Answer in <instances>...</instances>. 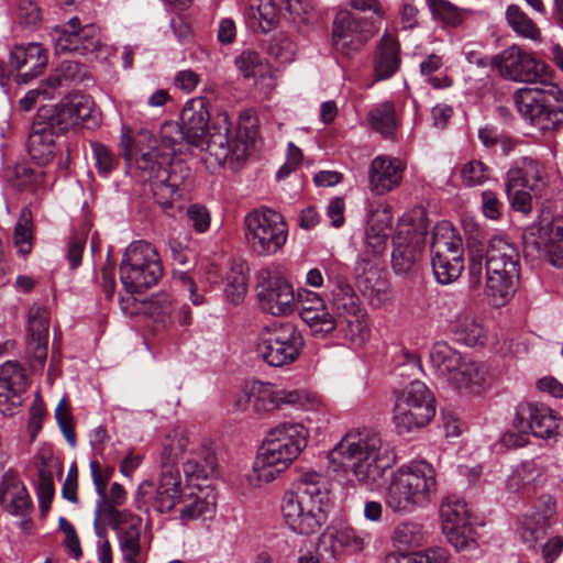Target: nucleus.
<instances>
[{
	"mask_svg": "<svg viewBox=\"0 0 563 563\" xmlns=\"http://www.w3.org/2000/svg\"><path fill=\"white\" fill-rule=\"evenodd\" d=\"M492 66L507 80L536 85L517 89L512 97L521 120L533 132L551 135L563 129V92L533 53L514 44L497 54Z\"/></svg>",
	"mask_w": 563,
	"mask_h": 563,
	"instance_id": "f257e3e1",
	"label": "nucleus"
},
{
	"mask_svg": "<svg viewBox=\"0 0 563 563\" xmlns=\"http://www.w3.org/2000/svg\"><path fill=\"white\" fill-rule=\"evenodd\" d=\"M395 456L380 434L371 429H353L329 453V464L335 473H351L357 485L368 492L383 486L387 468Z\"/></svg>",
	"mask_w": 563,
	"mask_h": 563,
	"instance_id": "f03ea898",
	"label": "nucleus"
},
{
	"mask_svg": "<svg viewBox=\"0 0 563 563\" xmlns=\"http://www.w3.org/2000/svg\"><path fill=\"white\" fill-rule=\"evenodd\" d=\"M475 238L468 240V275L471 283L477 286L486 272L488 295L496 306H503L515 294L520 274V253L517 245L506 236L489 239L485 263L483 251Z\"/></svg>",
	"mask_w": 563,
	"mask_h": 563,
	"instance_id": "7ed1b4c3",
	"label": "nucleus"
},
{
	"mask_svg": "<svg viewBox=\"0 0 563 563\" xmlns=\"http://www.w3.org/2000/svg\"><path fill=\"white\" fill-rule=\"evenodd\" d=\"M208 106V100L202 97L186 102L180 115V125L187 135V143L206 150L219 167H222L228 159H243L246 156V145L233 136L231 122L225 112L217 113L208 129L210 120Z\"/></svg>",
	"mask_w": 563,
	"mask_h": 563,
	"instance_id": "20e7f679",
	"label": "nucleus"
},
{
	"mask_svg": "<svg viewBox=\"0 0 563 563\" xmlns=\"http://www.w3.org/2000/svg\"><path fill=\"white\" fill-rule=\"evenodd\" d=\"M327 478L316 472L300 473L282 497V515L287 527L297 534L317 533L327 522L329 503Z\"/></svg>",
	"mask_w": 563,
	"mask_h": 563,
	"instance_id": "39448f33",
	"label": "nucleus"
},
{
	"mask_svg": "<svg viewBox=\"0 0 563 563\" xmlns=\"http://www.w3.org/2000/svg\"><path fill=\"white\" fill-rule=\"evenodd\" d=\"M437 486L434 467L423 460L411 461L391 474L385 504L395 514H411L431 501Z\"/></svg>",
	"mask_w": 563,
	"mask_h": 563,
	"instance_id": "423d86ee",
	"label": "nucleus"
},
{
	"mask_svg": "<svg viewBox=\"0 0 563 563\" xmlns=\"http://www.w3.org/2000/svg\"><path fill=\"white\" fill-rule=\"evenodd\" d=\"M135 167L140 178L151 183L153 196L164 209L169 208L175 198L181 197L191 184L192 175L187 163L172 157L163 164L156 148L142 152Z\"/></svg>",
	"mask_w": 563,
	"mask_h": 563,
	"instance_id": "0eeeda50",
	"label": "nucleus"
},
{
	"mask_svg": "<svg viewBox=\"0 0 563 563\" xmlns=\"http://www.w3.org/2000/svg\"><path fill=\"white\" fill-rule=\"evenodd\" d=\"M234 406L240 411H251L254 416L264 417L283 406H292L303 410H320L322 400L314 394L305 390L277 389L271 383L255 380L245 384L236 396Z\"/></svg>",
	"mask_w": 563,
	"mask_h": 563,
	"instance_id": "6e6552de",
	"label": "nucleus"
},
{
	"mask_svg": "<svg viewBox=\"0 0 563 563\" xmlns=\"http://www.w3.org/2000/svg\"><path fill=\"white\" fill-rule=\"evenodd\" d=\"M56 53H71L86 56L90 62H107L112 54L102 44L100 30L92 23L82 24L78 16L56 25L51 33Z\"/></svg>",
	"mask_w": 563,
	"mask_h": 563,
	"instance_id": "1a4fd4ad",
	"label": "nucleus"
},
{
	"mask_svg": "<svg viewBox=\"0 0 563 563\" xmlns=\"http://www.w3.org/2000/svg\"><path fill=\"white\" fill-rule=\"evenodd\" d=\"M162 276L163 265L151 243L137 241L126 249L120 265V278L128 292H142L156 285Z\"/></svg>",
	"mask_w": 563,
	"mask_h": 563,
	"instance_id": "9d476101",
	"label": "nucleus"
},
{
	"mask_svg": "<svg viewBox=\"0 0 563 563\" xmlns=\"http://www.w3.org/2000/svg\"><path fill=\"white\" fill-rule=\"evenodd\" d=\"M434 415V399L424 383L413 380L395 393L393 419L399 434L424 428Z\"/></svg>",
	"mask_w": 563,
	"mask_h": 563,
	"instance_id": "9b49d317",
	"label": "nucleus"
},
{
	"mask_svg": "<svg viewBox=\"0 0 563 563\" xmlns=\"http://www.w3.org/2000/svg\"><path fill=\"white\" fill-rule=\"evenodd\" d=\"M330 305L339 322V331L354 344H363L369 334L365 309L352 286L343 278L330 279Z\"/></svg>",
	"mask_w": 563,
	"mask_h": 563,
	"instance_id": "f8f14e48",
	"label": "nucleus"
},
{
	"mask_svg": "<svg viewBox=\"0 0 563 563\" xmlns=\"http://www.w3.org/2000/svg\"><path fill=\"white\" fill-rule=\"evenodd\" d=\"M187 489L183 487V479L175 463L161 464L157 483L145 481L140 484L135 505L139 510L151 507L158 514H170L181 501Z\"/></svg>",
	"mask_w": 563,
	"mask_h": 563,
	"instance_id": "ddd939ff",
	"label": "nucleus"
},
{
	"mask_svg": "<svg viewBox=\"0 0 563 563\" xmlns=\"http://www.w3.org/2000/svg\"><path fill=\"white\" fill-rule=\"evenodd\" d=\"M244 227L246 243L257 255H273L287 241L288 231L284 218L272 209L251 211L244 219Z\"/></svg>",
	"mask_w": 563,
	"mask_h": 563,
	"instance_id": "4468645a",
	"label": "nucleus"
},
{
	"mask_svg": "<svg viewBox=\"0 0 563 563\" xmlns=\"http://www.w3.org/2000/svg\"><path fill=\"white\" fill-rule=\"evenodd\" d=\"M428 227L423 214L404 216L393 238L391 265L396 274L413 272L422 258Z\"/></svg>",
	"mask_w": 563,
	"mask_h": 563,
	"instance_id": "2eb2a0df",
	"label": "nucleus"
},
{
	"mask_svg": "<svg viewBox=\"0 0 563 563\" xmlns=\"http://www.w3.org/2000/svg\"><path fill=\"white\" fill-rule=\"evenodd\" d=\"M302 345V336L296 327L282 322L262 331L256 352L267 365L282 367L298 358Z\"/></svg>",
	"mask_w": 563,
	"mask_h": 563,
	"instance_id": "dca6fc26",
	"label": "nucleus"
},
{
	"mask_svg": "<svg viewBox=\"0 0 563 563\" xmlns=\"http://www.w3.org/2000/svg\"><path fill=\"white\" fill-rule=\"evenodd\" d=\"M378 31L375 22L357 16L349 10L336 13L332 25V45L340 54L351 57Z\"/></svg>",
	"mask_w": 563,
	"mask_h": 563,
	"instance_id": "f3484780",
	"label": "nucleus"
},
{
	"mask_svg": "<svg viewBox=\"0 0 563 563\" xmlns=\"http://www.w3.org/2000/svg\"><path fill=\"white\" fill-rule=\"evenodd\" d=\"M297 446L280 444L266 439L257 453L251 472L246 475L250 485L261 487L275 481L300 454Z\"/></svg>",
	"mask_w": 563,
	"mask_h": 563,
	"instance_id": "a211bd4d",
	"label": "nucleus"
},
{
	"mask_svg": "<svg viewBox=\"0 0 563 563\" xmlns=\"http://www.w3.org/2000/svg\"><path fill=\"white\" fill-rule=\"evenodd\" d=\"M92 106L93 101L89 96L69 93L56 106L40 109L36 117L60 135L90 118Z\"/></svg>",
	"mask_w": 563,
	"mask_h": 563,
	"instance_id": "6ab92c4d",
	"label": "nucleus"
},
{
	"mask_svg": "<svg viewBox=\"0 0 563 563\" xmlns=\"http://www.w3.org/2000/svg\"><path fill=\"white\" fill-rule=\"evenodd\" d=\"M440 516L442 531L456 550L476 547L470 510L464 499L455 495L448 496L440 506Z\"/></svg>",
	"mask_w": 563,
	"mask_h": 563,
	"instance_id": "aec40b11",
	"label": "nucleus"
},
{
	"mask_svg": "<svg viewBox=\"0 0 563 563\" xmlns=\"http://www.w3.org/2000/svg\"><path fill=\"white\" fill-rule=\"evenodd\" d=\"M514 427L525 435L531 432L541 439H554L563 432L562 418L543 404H520Z\"/></svg>",
	"mask_w": 563,
	"mask_h": 563,
	"instance_id": "412c9836",
	"label": "nucleus"
},
{
	"mask_svg": "<svg viewBox=\"0 0 563 563\" xmlns=\"http://www.w3.org/2000/svg\"><path fill=\"white\" fill-rule=\"evenodd\" d=\"M257 298L261 308L273 316H288L296 309L292 286L271 271H262L258 275Z\"/></svg>",
	"mask_w": 563,
	"mask_h": 563,
	"instance_id": "4be33fe9",
	"label": "nucleus"
},
{
	"mask_svg": "<svg viewBox=\"0 0 563 563\" xmlns=\"http://www.w3.org/2000/svg\"><path fill=\"white\" fill-rule=\"evenodd\" d=\"M525 254L527 257L544 258L551 265H563V214L555 217L540 230L538 238L532 234L525 236Z\"/></svg>",
	"mask_w": 563,
	"mask_h": 563,
	"instance_id": "5701e85b",
	"label": "nucleus"
},
{
	"mask_svg": "<svg viewBox=\"0 0 563 563\" xmlns=\"http://www.w3.org/2000/svg\"><path fill=\"white\" fill-rule=\"evenodd\" d=\"M107 522L117 532L124 563H137L141 553V518L126 511L110 508Z\"/></svg>",
	"mask_w": 563,
	"mask_h": 563,
	"instance_id": "b1692460",
	"label": "nucleus"
},
{
	"mask_svg": "<svg viewBox=\"0 0 563 563\" xmlns=\"http://www.w3.org/2000/svg\"><path fill=\"white\" fill-rule=\"evenodd\" d=\"M27 387L24 368L13 361L0 366V412L13 416L22 405V395Z\"/></svg>",
	"mask_w": 563,
	"mask_h": 563,
	"instance_id": "393cba45",
	"label": "nucleus"
},
{
	"mask_svg": "<svg viewBox=\"0 0 563 563\" xmlns=\"http://www.w3.org/2000/svg\"><path fill=\"white\" fill-rule=\"evenodd\" d=\"M178 505V520L181 526L211 520L217 512V495L209 486L189 487Z\"/></svg>",
	"mask_w": 563,
	"mask_h": 563,
	"instance_id": "a878e982",
	"label": "nucleus"
},
{
	"mask_svg": "<svg viewBox=\"0 0 563 563\" xmlns=\"http://www.w3.org/2000/svg\"><path fill=\"white\" fill-rule=\"evenodd\" d=\"M49 313L43 306L34 303L29 310L26 353L32 366L43 367L47 357Z\"/></svg>",
	"mask_w": 563,
	"mask_h": 563,
	"instance_id": "bb28decb",
	"label": "nucleus"
},
{
	"mask_svg": "<svg viewBox=\"0 0 563 563\" xmlns=\"http://www.w3.org/2000/svg\"><path fill=\"white\" fill-rule=\"evenodd\" d=\"M9 63L16 71V81L25 84L42 74L47 54L40 43L18 44L10 52Z\"/></svg>",
	"mask_w": 563,
	"mask_h": 563,
	"instance_id": "cd10ccee",
	"label": "nucleus"
},
{
	"mask_svg": "<svg viewBox=\"0 0 563 563\" xmlns=\"http://www.w3.org/2000/svg\"><path fill=\"white\" fill-rule=\"evenodd\" d=\"M246 14L252 26L263 33L269 32L278 21V11L286 10L290 14H299L300 0H245Z\"/></svg>",
	"mask_w": 563,
	"mask_h": 563,
	"instance_id": "c85d7f7f",
	"label": "nucleus"
},
{
	"mask_svg": "<svg viewBox=\"0 0 563 563\" xmlns=\"http://www.w3.org/2000/svg\"><path fill=\"white\" fill-rule=\"evenodd\" d=\"M372 541L369 532L357 530L345 523H335L322 534V542L329 543L332 556L344 552L352 554L362 552Z\"/></svg>",
	"mask_w": 563,
	"mask_h": 563,
	"instance_id": "c756f323",
	"label": "nucleus"
},
{
	"mask_svg": "<svg viewBox=\"0 0 563 563\" xmlns=\"http://www.w3.org/2000/svg\"><path fill=\"white\" fill-rule=\"evenodd\" d=\"M405 166L397 158L376 156L368 168L369 189L375 195L387 194L397 188L402 179Z\"/></svg>",
	"mask_w": 563,
	"mask_h": 563,
	"instance_id": "7c9ffc66",
	"label": "nucleus"
},
{
	"mask_svg": "<svg viewBox=\"0 0 563 563\" xmlns=\"http://www.w3.org/2000/svg\"><path fill=\"white\" fill-rule=\"evenodd\" d=\"M184 141L187 142V135L181 125L176 121L164 122L159 129L158 139H153L152 134L147 131L139 134V143L148 142L147 151L156 148L158 158L162 159L163 164L176 155L178 151L177 145H180Z\"/></svg>",
	"mask_w": 563,
	"mask_h": 563,
	"instance_id": "2f4dec72",
	"label": "nucleus"
},
{
	"mask_svg": "<svg viewBox=\"0 0 563 563\" xmlns=\"http://www.w3.org/2000/svg\"><path fill=\"white\" fill-rule=\"evenodd\" d=\"M490 382L492 373L486 363L465 357L450 385L459 390L478 394L486 389Z\"/></svg>",
	"mask_w": 563,
	"mask_h": 563,
	"instance_id": "473e14b6",
	"label": "nucleus"
},
{
	"mask_svg": "<svg viewBox=\"0 0 563 563\" xmlns=\"http://www.w3.org/2000/svg\"><path fill=\"white\" fill-rule=\"evenodd\" d=\"M0 504L12 516L30 517L33 505L24 484L15 476L5 475L0 483Z\"/></svg>",
	"mask_w": 563,
	"mask_h": 563,
	"instance_id": "72a5a7b5",
	"label": "nucleus"
},
{
	"mask_svg": "<svg viewBox=\"0 0 563 563\" xmlns=\"http://www.w3.org/2000/svg\"><path fill=\"white\" fill-rule=\"evenodd\" d=\"M544 465L540 457L522 460L515 465L506 481L509 493L530 495L534 492L537 484L541 481Z\"/></svg>",
	"mask_w": 563,
	"mask_h": 563,
	"instance_id": "f704fd0d",
	"label": "nucleus"
},
{
	"mask_svg": "<svg viewBox=\"0 0 563 563\" xmlns=\"http://www.w3.org/2000/svg\"><path fill=\"white\" fill-rule=\"evenodd\" d=\"M391 223L390 206L385 205L371 212L365 236V246L368 253L376 256L386 250Z\"/></svg>",
	"mask_w": 563,
	"mask_h": 563,
	"instance_id": "c9c22d12",
	"label": "nucleus"
},
{
	"mask_svg": "<svg viewBox=\"0 0 563 563\" xmlns=\"http://www.w3.org/2000/svg\"><path fill=\"white\" fill-rule=\"evenodd\" d=\"M56 136L58 135L43 122V119L36 117L29 134L27 152L38 165H45L54 157Z\"/></svg>",
	"mask_w": 563,
	"mask_h": 563,
	"instance_id": "e433bc0d",
	"label": "nucleus"
},
{
	"mask_svg": "<svg viewBox=\"0 0 563 563\" xmlns=\"http://www.w3.org/2000/svg\"><path fill=\"white\" fill-rule=\"evenodd\" d=\"M464 358L457 350L443 341L435 342L429 351V365L432 373L449 384Z\"/></svg>",
	"mask_w": 563,
	"mask_h": 563,
	"instance_id": "4c0bfd02",
	"label": "nucleus"
},
{
	"mask_svg": "<svg viewBox=\"0 0 563 563\" xmlns=\"http://www.w3.org/2000/svg\"><path fill=\"white\" fill-rule=\"evenodd\" d=\"M355 277L357 286L364 296H380L387 292V280L383 277L382 271L366 258L357 262Z\"/></svg>",
	"mask_w": 563,
	"mask_h": 563,
	"instance_id": "58836bf2",
	"label": "nucleus"
},
{
	"mask_svg": "<svg viewBox=\"0 0 563 563\" xmlns=\"http://www.w3.org/2000/svg\"><path fill=\"white\" fill-rule=\"evenodd\" d=\"M399 44L396 38L385 33L377 48L375 74L378 79L390 78L399 68Z\"/></svg>",
	"mask_w": 563,
	"mask_h": 563,
	"instance_id": "ea45409f",
	"label": "nucleus"
},
{
	"mask_svg": "<svg viewBox=\"0 0 563 563\" xmlns=\"http://www.w3.org/2000/svg\"><path fill=\"white\" fill-rule=\"evenodd\" d=\"M431 253L462 256L463 242L461 235L448 221L439 222L432 232Z\"/></svg>",
	"mask_w": 563,
	"mask_h": 563,
	"instance_id": "a19ab883",
	"label": "nucleus"
},
{
	"mask_svg": "<svg viewBox=\"0 0 563 563\" xmlns=\"http://www.w3.org/2000/svg\"><path fill=\"white\" fill-rule=\"evenodd\" d=\"M372 128L385 139H393L398 128L395 106L390 101L376 104L368 112Z\"/></svg>",
	"mask_w": 563,
	"mask_h": 563,
	"instance_id": "79ce46f5",
	"label": "nucleus"
},
{
	"mask_svg": "<svg viewBox=\"0 0 563 563\" xmlns=\"http://www.w3.org/2000/svg\"><path fill=\"white\" fill-rule=\"evenodd\" d=\"M308 437L309 432L301 423L282 422L268 432L266 439L297 446V451L301 452L307 445Z\"/></svg>",
	"mask_w": 563,
	"mask_h": 563,
	"instance_id": "37998d69",
	"label": "nucleus"
},
{
	"mask_svg": "<svg viewBox=\"0 0 563 563\" xmlns=\"http://www.w3.org/2000/svg\"><path fill=\"white\" fill-rule=\"evenodd\" d=\"M431 265L435 279L442 285H448L461 276L464 268V257L463 255L433 254Z\"/></svg>",
	"mask_w": 563,
	"mask_h": 563,
	"instance_id": "c03bdc74",
	"label": "nucleus"
},
{
	"mask_svg": "<svg viewBox=\"0 0 563 563\" xmlns=\"http://www.w3.org/2000/svg\"><path fill=\"white\" fill-rule=\"evenodd\" d=\"M217 459L214 453L209 449H203L200 453L188 459L184 464V473L186 477L196 479H207L216 474Z\"/></svg>",
	"mask_w": 563,
	"mask_h": 563,
	"instance_id": "a18cd8bd",
	"label": "nucleus"
},
{
	"mask_svg": "<svg viewBox=\"0 0 563 563\" xmlns=\"http://www.w3.org/2000/svg\"><path fill=\"white\" fill-rule=\"evenodd\" d=\"M506 20L511 30L520 37L537 41L541 32L538 25L516 4L508 5Z\"/></svg>",
	"mask_w": 563,
	"mask_h": 563,
	"instance_id": "49530a36",
	"label": "nucleus"
},
{
	"mask_svg": "<svg viewBox=\"0 0 563 563\" xmlns=\"http://www.w3.org/2000/svg\"><path fill=\"white\" fill-rule=\"evenodd\" d=\"M189 444L187 431L183 428H176L168 433L161 455V464L175 463L186 452Z\"/></svg>",
	"mask_w": 563,
	"mask_h": 563,
	"instance_id": "de8ad7c7",
	"label": "nucleus"
},
{
	"mask_svg": "<svg viewBox=\"0 0 563 563\" xmlns=\"http://www.w3.org/2000/svg\"><path fill=\"white\" fill-rule=\"evenodd\" d=\"M448 551L441 548L411 554L390 553L386 556V563H448Z\"/></svg>",
	"mask_w": 563,
	"mask_h": 563,
	"instance_id": "09e8293b",
	"label": "nucleus"
},
{
	"mask_svg": "<svg viewBox=\"0 0 563 563\" xmlns=\"http://www.w3.org/2000/svg\"><path fill=\"white\" fill-rule=\"evenodd\" d=\"M247 291V277L243 272L242 265H235L227 274L224 294L227 299L239 305L243 301Z\"/></svg>",
	"mask_w": 563,
	"mask_h": 563,
	"instance_id": "8fccbe9b",
	"label": "nucleus"
},
{
	"mask_svg": "<svg viewBox=\"0 0 563 563\" xmlns=\"http://www.w3.org/2000/svg\"><path fill=\"white\" fill-rule=\"evenodd\" d=\"M519 534L528 548H536L547 536L545 520L541 521L540 515L525 517L520 522Z\"/></svg>",
	"mask_w": 563,
	"mask_h": 563,
	"instance_id": "3c124183",
	"label": "nucleus"
},
{
	"mask_svg": "<svg viewBox=\"0 0 563 563\" xmlns=\"http://www.w3.org/2000/svg\"><path fill=\"white\" fill-rule=\"evenodd\" d=\"M13 244L21 256H26L33 249V223L31 213L23 211L13 232Z\"/></svg>",
	"mask_w": 563,
	"mask_h": 563,
	"instance_id": "603ef678",
	"label": "nucleus"
},
{
	"mask_svg": "<svg viewBox=\"0 0 563 563\" xmlns=\"http://www.w3.org/2000/svg\"><path fill=\"white\" fill-rule=\"evenodd\" d=\"M301 320L309 327L314 335L324 338L333 330L339 329V322L334 314L328 311L327 306L308 314Z\"/></svg>",
	"mask_w": 563,
	"mask_h": 563,
	"instance_id": "864d4df0",
	"label": "nucleus"
},
{
	"mask_svg": "<svg viewBox=\"0 0 563 563\" xmlns=\"http://www.w3.org/2000/svg\"><path fill=\"white\" fill-rule=\"evenodd\" d=\"M393 540L402 547H420L423 541L422 527L412 521L402 522L395 528Z\"/></svg>",
	"mask_w": 563,
	"mask_h": 563,
	"instance_id": "5fc2aeb1",
	"label": "nucleus"
},
{
	"mask_svg": "<svg viewBox=\"0 0 563 563\" xmlns=\"http://www.w3.org/2000/svg\"><path fill=\"white\" fill-rule=\"evenodd\" d=\"M95 167L99 176L107 178L117 168L118 158L102 143L92 142L90 144Z\"/></svg>",
	"mask_w": 563,
	"mask_h": 563,
	"instance_id": "6e6d98bb",
	"label": "nucleus"
},
{
	"mask_svg": "<svg viewBox=\"0 0 563 563\" xmlns=\"http://www.w3.org/2000/svg\"><path fill=\"white\" fill-rule=\"evenodd\" d=\"M42 175L41 170H35L22 163L14 166L9 178L18 188L34 190L42 183Z\"/></svg>",
	"mask_w": 563,
	"mask_h": 563,
	"instance_id": "4d7b16f0",
	"label": "nucleus"
},
{
	"mask_svg": "<svg viewBox=\"0 0 563 563\" xmlns=\"http://www.w3.org/2000/svg\"><path fill=\"white\" fill-rule=\"evenodd\" d=\"M442 65V57L435 54H430L420 64L421 75L427 77L428 82L437 89L450 87L453 82L448 76H433L434 73L441 69Z\"/></svg>",
	"mask_w": 563,
	"mask_h": 563,
	"instance_id": "13d9d810",
	"label": "nucleus"
},
{
	"mask_svg": "<svg viewBox=\"0 0 563 563\" xmlns=\"http://www.w3.org/2000/svg\"><path fill=\"white\" fill-rule=\"evenodd\" d=\"M490 177L489 167L482 161L472 159L461 169V178L465 186H481Z\"/></svg>",
	"mask_w": 563,
	"mask_h": 563,
	"instance_id": "bf43d9fd",
	"label": "nucleus"
},
{
	"mask_svg": "<svg viewBox=\"0 0 563 563\" xmlns=\"http://www.w3.org/2000/svg\"><path fill=\"white\" fill-rule=\"evenodd\" d=\"M454 331L466 345L474 346L483 339V328L471 317L457 320Z\"/></svg>",
	"mask_w": 563,
	"mask_h": 563,
	"instance_id": "052dcab7",
	"label": "nucleus"
},
{
	"mask_svg": "<svg viewBox=\"0 0 563 563\" xmlns=\"http://www.w3.org/2000/svg\"><path fill=\"white\" fill-rule=\"evenodd\" d=\"M103 519V511L100 505L97 506L95 511V521L93 527L97 537L99 538L97 542V558L100 563H112V548L107 538V530L103 527H100L99 521Z\"/></svg>",
	"mask_w": 563,
	"mask_h": 563,
	"instance_id": "680f3d73",
	"label": "nucleus"
},
{
	"mask_svg": "<svg viewBox=\"0 0 563 563\" xmlns=\"http://www.w3.org/2000/svg\"><path fill=\"white\" fill-rule=\"evenodd\" d=\"M235 65L245 78L256 77L257 75L263 74L265 68L260 54L251 49L243 51L236 57Z\"/></svg>",
	"mask_w": 563,
	"mask_h": 563,
	"instance_id": "e2e57ef3",
	"label": "nucleus"
},
{
	"mask_svg": "<svg viewBox=\"0 0 563 563\" xmlns=\"http://www.w3.org/2000/svg\"><path fill=\"white\" fill-rule=\"evenodd\" d=\"M520 166L527 188L540 190L544 185L542 166L537 161L528 157L520 159Z\"/></svg>",
	"mask_w": 563,
	"mask_h": 563,
	"instance_id": "0e129e2a",
	"label": "nucleus"
},
{
	"mask_svg": "<svg viewBox=\"0 0 563 563\" xmlns=\"http://www.w3.org/2000/svg\"><path fill=\"white\" fill-rule=\"evenodd\" d=\"M296 296V307H299L300 318L325 307L324 300L314 291L301 288Z\"/></svg>",
	"mask_w": 563,
	"mask_h": 563,
	"instance_id": "69168bd1",
	"label": "nucleus"
},
{
	"mask_svg": "<svg viewBox=\"0 0 563 563\" xmlns=\"http://www.w3.org/2000/svg\"><path fill=\"white\" fill-rule=\"evenodd\" d=\"M55 417H56L57 423H58L63 434L65 435L67 442L69 443V445L71 448H75L76 434H75V430H74L73 418H71L70 410H69V406L65 398H63L58 402V405L55 409Z\"/></svg>",
	"mask_w": 563,
	"mask_h": 563,
	"instance_id": "338daca9",
	"label": "nucleus"
},
{
	"mask_svg": "<svg viewBox=\"0 0 563 563\" xmlns=\"http://www.w3.org/2000/svg\"><path fill=\"white\" fill-rule=\"evenodd\" d=\"M269 52L280 63H290L296 55V45L287 35L278 34L272 40Z\"/></svg>",
	"mask_w": 563,
	"mask_h": 563,
	"instance_id": "774afa93",
	"label": "nucleus"
}]
</instances>
